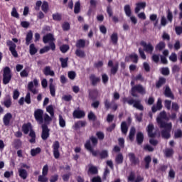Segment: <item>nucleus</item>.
<instances>
[{"label":"nucleus","mask_w":182,"mask_h":182,"mask_svg":"<svg viewBox=\"0 0 182 182\" xmlns=\"http://www.w3.org/2000/svg\"><path fill=\"white\" fill-rule=\"evenodd\" d=\"M122 103L123 105H126V103H127L129 106L133 105V107H135V109L141 110V112L144 110V107L141 105V101L140 100H134L132 97H124L122 98Z\"/></svg>","instance_id":"nucleus-1"},{"label":"nucleus","mask_w":182,"mask_h":182,"mask_svg":"<svg viewBox=\"0 0 182 182\" xmlns=\"http://www.w3.org/2000/svg\"><path fill=\"white\" fill-rule=\"evenodd\" d=\"M160 129H164L161 131V137L163 139H170L171 137V129H173V124L169 122L168 124H165L163 127L159 125Z\"/></svg>","instance_id":"nucleus-2"},{"label":"nucleus","mask_w":182,"mask_h":182,"mask_svg":"<svg viewBox=\"0 0 182 182\" xmlns=\"http://www.w3.org/2000/svg\"><path fill=\"white\" fill-rule=\"evenodd\" d=\"M131 95L133 96V97H137V94L139 93V95H146V88L143 87V85L138 84L136 85L131 88Z\"/></svg>","instance_id":"nucleus-3"},{"label":"nucleus","mask_w":182,"mask_h":182,"mask_svg":"<svg viewBox=\"0 0 182 182\" xmlns=\"http://www.w3.org/2000/svg\"><path fill=\"white\" fill-rule=\"evenodd\" d=\"M53 41H55V38L51 33H48L44 36L43 38V41L44 43H50V48L52 50H55V49H56V46H55V43L53 42Z\"/></svg>","instance_id":"nucleus-4"},{"label":"nucleus","mask_w":182,"mask_h":182,"mask_svg":"<svg viewBox=\"0 0 182 182\" xmlns=\"http://www.w3.org/2000/svg\"><path fill=\"white\" fill-rule=\"evenodd\" d=\"M12 79V75L11 74V68L9 67H6L4 69L3 73V83L4 85H8L11 80Z\"/></svg>","instance_id":"nucleus-5"},{"label":"nucleus","mask_w":182,"mask_h":182,"mask_svg":"<svg viewBox=\"0 0 182 182\" xmlns=\"http://www.w3.org/2000/svg\"><path fill=\"white\" fill-rule=\"evenodd\" d=\"M164 120L168 121V118L166 111H162L159 113V116L156 119L159 126L164 127V124H168V123L164 122Z\"/></svg>","instance_id":"nucleus-6"},{"label":"nucleus","mask_w":182,"mask_h":182,"mask_svg":"<svg viewBox=\"0 0 182 182\" xmlns=\"http://www.w3.org/2000/svg\"><path fill=\"white\" fill-rule=\"evenodd\" d=\"M141 46L144 48V52L146 53H149V55L153 54V51L154 50V46L151 43H146V41H142L140 42Z\"/></svg>","instance_id":"nucleus-7"},{"label":"nucleus","mask_w":182,"mask_h":182,"mask_svg":"<svg viewBox=\"0 0 182 182\" xmlns=\"http://www.w3.org/2000/svg\"><path fill=\"white\" fill-rule=\"evenodd\" d=\"M108 68H111L110 69V75L114 76L116 73L119 71V63H115L113 65V60H109L107 63Z\"/></svg>","instance_id":"nucleus-8"},{"label":"nucleus","mask_w":182,"mask_h":182,"mask_svg":"<svg viewBox=\"0 0 182 182\" xmlns=\"http://www.w3.org/2000/svg\"><path fill=\"white\" fill-rule=\"evenodd\" d=\"M34 117L39 124H42L43 123V110L41 109H36L34 112Z\"/></svg>","instance_id":"nucleus-9"},{"label":"nucleus","mask_w":182,"mask_h":182,"mask_svg":"<svg viewBox=\"0 0 182 182\" xmlns=\"http://www.w3.org/2000/svg\"><path fill=\"white\" fill-rule=\"evenodd\" d=\"M7 46H9V50L11 53V55L14 56V58H18V52H16V44L14 43L11 41H8L6 42Z\"/></svg>","instance_id":"nucleus-10"},{"label":"nucleus","mask_w":182,"mask_h":182,"mask_svg":"<svg viewBox=\"0 0 182 182\" xmlns=\"http://www.w3.org/2000/svg\"><path fill=\"white\" fill-rule=\"evenodd\" d=\"M128 157L129 159L130 163L133 166H137V164H140V159H139V157L136 156V154H134V153L133 152L129 153Z\"/></svg>","instance_id":"nucleus-11"},{"label":"nucleus","mask_w":182,"mask_h":182,"mask_svg":"<svg viewBox=\"0 0 182 182\" xmlns=\"http://www.w3.org/2000/svg\"><path fill=\"white\" fill-rule=\"evenodd\" d=\"M60 147V144H59V141H55L53 144V156L55 159H59V157H60V153L59 152Z\"/></svg>","instance_id":"nucleus-12"},{"label":"nucleus","mask_w":182,"mask_h":182,"mask_svg":"<svg viewBox=\"0 0 182 182\" xmlns=\"http://www.w3.org/2000/svg\"><path fill=\"white\" fill-rule=\"evenodd\" d=\"M154 125L153 124H149L146 127L148 137H150L151 139H154V137L157 136V133L154 132Z\"/></svg>","instance_id":"nucleus-13"},{"label":"nucleus","mask_w":182,"mask_h":182,"mask_svg":"<svg viewBox=\"0 0 182 182\" xmlns=\"http://www.w3.org/2000/svg\"><path fill=\"white\" fill-rule=\"evenodd\" d=\"M48 137H49V128H48V125L44 124L42 125L41 139H43V140H47Z\"/></svg>","instance_id":"nucleus-14"},{"label":"nucleus","mask_w":182,"mask_h":182,"mask_svg":"<svg viewBox=\"0 0 182 182\" xmlns=\"http://www.w3.org/2000/svg\"><path fill=\"white\" fill-rule=\"evenodd\" d=\"M136 141L138 146H141V144H143V141H144V134H143L142 132H137Z\"/></svg>","instance_id":"nucleus-15"},{"label":"nucleus","mask_w":182,"mask_h":182,"mask_svg":"<svg viewBox=\"0 0 182 182\" xmlns=\"http://www.w3.org/2000/svg\"><path fill=\"white\" fill-rule=\"evenodd\" d=\"M164 95L166 97H169L172 100H174V95L171 92V89H170V87L167 86L164 91Z\"/></svg>","instance_id":"nucleus-16"},{"label":"nucleus","mask_w":182,"mask_h":182,"mask_svg":"<svg viewBox=\"0 0 182 182\" xmlns=\"http://www.w3.org/2000/svg\"><path fill=\"white\" fill-rule=\"evenodd\" d=\"M73 116L75 119H82V117H85V112L75 110L73 112Z\"/></svg>","instance_id":"nucleus-17"},{"label":"nucleus","mask_w":182,"mask_h":182,"mask_svg":"<svg viewBox=\"0 0 182 182\" xmlns=\"http://www.w3.org/2000/svg\"><path fill=\"white\" fill-rule=\"evenodd\" d=\"M144 161L145 163V170H149V168H150V163H151V156L150 155H147L144 157Z\"/></svg>","instance_id":"nucleus-18"},{"label":"nucleus","mask_w":182,"mask_h":182,"mask_svg":"<svg viewBox=\"0 0 182 182\" xmlns=\"http://www.w3.org/2000/svg\"><path fill=\"white\" fill-rule=\"evenodd\" d=\"M110 41H111L112 45H114V46L117 45V43L119 42V36L117 35V33H113L111 35Z\"/></svg>","instance_id":"nucleus-19"},{"label":"nucleus","mask_w":182,"mask_h":182,"mask_svg":"<svg viewBox=\"0 0 182 182\" xmlns=\"http://www.w3.org/2000/svg\"><path fill=\"white\" fill-rule=\"evenodd\" d=\"M11 119H12V114L7 113L4 115V123L5 126H9Z\"/></svg>","instance_id":"nucleus-20"},{"label":"nucleus","mask_w":182,"mask_h":182,"mask_svg":"<svg viewBox=\"0 0 182 182\" xmlns=\"http://www.w3.org/2000/svg\"><path fill=\"white\" fill-rule=\"evenodd\" d=\"M136 5L135 14H139V12H140V9H144L146 8V2H139Z\"/></svg>","instance_id":"nucleus-21"},{"label":"nucleus","mask_w":182,"mask_h":182,"mask_svg":"<svg viewBox=\"0 0 182 182\" xmlns=\"http://www.w3.org/2000/svg\"><path fill=\"white\" fill-rule=\"evenodd\" d=\"M163 85H166V78L160 77L159 80L156 82V89H160Z\"/></svg>","instance_id":"nucleus-22"},{"label":"nucleus","mask_w":182,"mask_h":182,"mask_svg":"<svg viewBox=\"0 0 182 182\" xmlns=\"http://www.w3.org/2000/svg\"><path fill=\"white\" fill-rule=\"evenodd\" d=\"M18 173L21 178H23V180H26V178H28V171H26V170L18 168Z\"/></svg>","instance_id":"nucleus-23"},{"label":"nucleus","mask_w":182,"mask_h":182,"mask_svg":"<svg viewBox=\"0 0 182 182\" xmlns=\"http://www.w3.org/2000/svg\"><path fill=\"white\" fill-rule=\"evenodd\" d=\"M33 38V33H32V31H29L26 37V45L29 46L31 43V41H32Z\"/></svg>","instance_id":"nucleus-24"},{"label":"nucleus","mask_w":182,"mask_h":182,"mask_svg":"<svg viewBox=\"0 0 182 182\" xmlns=\"http://www.w3.org/2000/svg\"><path fill=\"white\" fill-rule=\"evenodd\" d=\"M43 73L46 76H55V72L50 70L49 66H46L43 70Z\"/></svg>","instance_id":"nucleus-25"},{"label":"nucleus","mask_w":182,"mask_h":182,"mask_svg":"<svg viewBox=\"0 0 182 182\" xmlns=\"http://www.w3.org/2000/svg\"><path fill=\"white\" fill-rule=\"evenodd\" d=\"M134 136H136V128H134V127H132L129 134V139L130 141H134Z\"/></svg>","instance_id":"nucleus-26"},{"label":"nucleus","mask_w":182,"mask_h":182,"mask_svg":"<svg viewBox=\"0 0 182 182\" xmlns=\"http://www.w3.org/2000/svg\"><path fill=\"white\" fill-rule=\"evenodd\" d=\"M129 130V127H127V123L126 122H122L121 124V132L122 134H127Z\"/></svg>","instance_id":"nucleus-27"},{"label":"nucleus","mask_w":182,"mask_h":182,"mask_svg":"<svg viewBox=\"0 0 182 182\" xmlns=\"http://www.w3.org/2000/svg\"><path fill=\"white\" fill-rule=\"evenodd\" d=\"M123 154L119 153L115 157V162L117 164H123Z\"/></svg>","instance_id":"nucleus-28"},{"label":"nucleus","mask_w":182,"mask_h":182,"mask_svg":"<svg viewBox=\"0 0 182 182\" xmlns=\"http://www.w3.org/2000/svg\"><path fill=\"white\" fill-rule=\"evenodd\" d=\"M23 132L25 134H28L32 130V125L31 124H24L22 127Z\"/></svg>","instance_id":"nucleus-29"},{"label":"nucleus","mask_w":182,"mask_h":182,"mask_svg":"<svg viewBox=\"0 0 182 182\" xmlns=\"http://www.w3.org/2000/svg\"><path fill=\"white\" fill-rule=\"evenodd\" d=\"M166 48V43L164 41H160L155 47L156 50L161 51Z\"/></svg>","instance_id":"nucleus-30"},{"label":"nucleus","mask_w":182,"mask_h":182,"mask_svg":"<svg viewBox=\"0 0 182 182\" xmlns=\"http://www.w3.org/2000/svg\"><path fill=\"white\" fill-rule=\"evenodd\" d=\"M85 126H86V122L78 121V122H75L74 127L76 130H77V129H80V127H85Z\"/></svg>","instance_id":"nucleus-31"},{"label":"nucleus","mask_w":182,"mask_h":182,"mask_svg":"<svg viewBox=\"0 0 182 182\" xmlns=\"http://www.w3.org/2000/svg\"><path fill=\"white\" fill-rule=\"evenodd\" d=\"M75 46L78 48H85V46H86V41L83 39H80L77 41Z\"/></svg>","instance_id":"nucleus-32"},{"label":"nucleus","mask_w":182,"mask_h":182,"mask_svg":"<svg viewBox=\"0 0 182 182\" xmlns=\"http://www.w3.org/2000/svg\"><path fill=\"white\" fill-rule=\"evenodd\" d=\"M149 19L150 21H151L152 22H154V26H157V25H159V19H157V14H151L149 16Z\"/></svg>","instance_id":"nucleus-33"},{"label":"nucleus","mask_w":182,"mask_h":182,"mask_svg":"<svg viewBox=\"0 0 182 182\" xmlns=\"http://www.w3.org/2000/svg\"><path fill=\"white\" fill-rule=\"evenodd\" d=\"M46 112L50 114L52 118L55 117V110L53 109V105H49L46 107Z\"/></svg>","instance_id":"nucleus-34"},{"label":"nucleus","mask_w":182,"mask_h":182,"mask_svg":"<svg viewBox=\"0 0 182 182\" xmlns=\"http://www.w3.org/2000/svg\"><path fill=\"white\" fill-rule=\"evenodd\" d=\"M85 148L86 149V150L92 153V138H90V139L85 142Z\"/></svg>","instance_id":"nucleus-35"},{"label":"nucleus","mask_w":182,"mask_h":182,"mask_svg":"<svg viewBox=\"0 0 182 182\" xmlns=\"http://www.w3.org/2000/svg\"><path fill=\"white\" fill-rule=\"evenodd\" d=\"M28 89L30 92H32L33 95L38 94V90L33 88V82H28Z\"/></svg>","instance_id":"nucleus-36"},{"label":"nucleus","mask_w":182,"mask_h":182,"mask_svg":"<svg viewBox=\"0 0 182 182\" xmlns=\"http://www.w3.org/2000/svg\"><path fill=\"white\" fill-rule=\"evenodd\" d=\"M75 55L76 56H78V58H85V56H86L85 51L80 48H78L75 50Z\"/></svg>","instance_id":"nucleus-37"},{"label":"nucleus","mask_w":182,"mask_h":182,"mask_svg":"<svg viewBox=\"0 0 182 182\" xmlns=\"http://www.w3.org/2000/svg\"><path fill=\"white\" fill-rule=\"evenodd\" d=\"M100 82V77H96L94 75H92V85L96 86Z\"/></svg>","instance_id":"nucleus-38"},{"label":"nucleus","mask_w":182,"mask_h":182,"mask_svg":"<svg viewBox=\"0 0 182 182\" xmlns=\"http://www.w3.org/2000/svg\"><path fill=\"white\" fill-rule=\"evenodd\" d=\"M129 58L132 60L133 63H137L139 62V55L136 53L130 54Z\"/></svg>","instance_id":"nucleus-39"},{"label":"nucleus","mask_w":182,"mask_h":182,"mask_svg":"<svg viewBox=\"0 0 182 182\" xmlns=\"http://www.w3.org/2000/svg\"><path fill=\"white\" fill-rule=\"evenodd\" d=\"M41 9L43 11L45 12V14H48V11H49V4L46 1H43V4L41 6Z\"/></svg>","instance_id":"nucleus-40"},{"label":"nucleus","mask_w":182,"mask_h":182,"mask_svg":"<svg viewBox=\"0 0 182 182\" xmlns=\"http://www.w3.org/2000/svg\"><path fill=\"white\" fill-rule=\"evenodd\" d=\"M124 9L127 16H132V9H130V5H125Z\"/></svg>","instance_id":"nucleus-41"},{"label":"nucleus","mask_w":182,"mask_h":182,"mask_svg":"<svg viewBox=\"0 0 182 182\" xmlns=\"http://www.w3.org/2000/svg\"><path fill=\"white\" fill-rule=\"evenodd\" d=\"M68 60H69V58H60V61L61 62V68H68Z\"/></svg>","instance_id":"nucleus-42"},{"label":"nucleus","mask_w":182,"mask_h":182,"mask_svg":"<svg viewBox=\"0 0 182 182\" xmlns=\"http://www.w3.org/2000/svg\"><path fill=\"white\" fill-rule=\"evenodd\" d=\"M174 154V150L173 149H166L165 150L166 157H171Z\"/></svg>","instance_id":"nucleus-43"},{"label":"nucleus","mask_w":182,"mask_h":182,"mask_svg":"<svg viewBox=\"0 0 182 182\" xmlns=\"http://www.w3.org/2000/svg\"><path fill=\"white\" fill-rule=\"evenodd\" d=\"M38 52V49L35 47V44L30 45V55H35Z\"/></svg>","instance_id":"nucleus-44"},{"label":"nucleus","mask_w":182,"mask_h":182,"mask_svg":"<svg viewBox=\"0 0 182 182\" xmlns=\"http://www.w3.org/2000/svg\"><path fill=\"white\" fill-rule=\"evenodd\" d=\"M59 125L60 127H65L66 126V121L62 115H59Z\"/></svg>","instance_id":"nucleus-45"},{"label":"nucleus","mask_w":182,"mask_h":182,"mask_svg":"<svg viewBox=\"0 0 182 182\" xmlns=\"http://www.w3.org/2000/svg\"><path fill=\"white\" fill-rule=\"evenodd\" d=\"M166 18L170 23L173 22V13L170 10H168L166 12Z\"/></svg>","instance_id":"nucleus-46"},{"label":"nucleus","mask_w":182,"mask_h":182,"mask_svg":"<svg viewBox=\"0 0 182 182\" xmlns=\"http://www.w3.org/2000/svg\"><path fill=\"white\" fill-rule=\"evenodd\" d=\"M182 137V131L181 129H177L174 132V139H181Z\"/></svg>","instance_id":"nucleus-47"},{"label":"nucleus","mask_w":182,"mask_h":182,"mask_svg":"<svg viewBox=\"0 0 182 182\" xmlns=\"http://www.w3.org/2000/svg\"><path fill=\"white\" fill-rule=\"evenodd\" d=\"M74 12L75 14H79L80 12V2L77 1L75 4L74 7Z\"/></svg>","instance_id":"nucleus-48"},{"label":"nucleus","mask_w":182,"mask_h":182,"mask_svg":"<svg viewBox=\"0 0 182 182\" xmlns=\"http://www.w3.org/2000/svg\"><path fill=\"white\" fill-rule=\"evenodd\" d=\"M11 16H13L14 18H16L17 19H19V14L18 13V11H16V8L15 7L12 9Z\"/></svg>","instance_id":"nucleus-49"},{"label":"nucleus","mask_w":182,"mask_h":182,"mask_svg":"<svg viewBox=\"0 0 182 182\" xmlns=\"http://www.w3.org/2000/svg\"><path fill=\"white\" fill-rule=\"evenodd\" d=\"M161 73H162L164 76H168L170 75V70H168V68H162Z\"/></svg>","instance_id":"nucleus-50"},{"label":"nucleus","mask_w":182,"mask_h":182,"mask_svg":"<svg viewBox=\"0 0 182 182\" xmlns=\"http://www.w3.org/2000/svg\"><path fill=\"white\" fill-rule=\"evenodd\" d=\"M39 153H41V148H36L31 150V154L33 157H35V156H36V154H39Z\"/></svg>","instance_id":"nucleus-51"},{"label":"nucleus","mask_w":182,"mask_h":182,"mask_svg":"<svg viewBox=\"0 0 182 182\" xmlns=\"http://www.w3.org/2000/svg\"><path fill=\"white\" fill-rule=\"evenodd\" d=\"M48 178L46 177V175H40L38 176V181L39 182H48Z\"/></svg>","instance_id":"nucleus-52"},{"label":"nucleus","mask_w":182,"mask_h":182,"mask_svg":"<svg viewBox=\"0 0 182 182\" xmlns=\"http://www.w3.org/2000/svg\"><path fill=\"white\" fill-rule=\"evenodd\" d=\"M169 60L173 63L177 62V54H176V53H172L169 56Z\"/></svg>","instance_id":"nucleus-53"},{"label":"nucleus","mask_w":182,"mask_h":182,"mask_svg":"<svg viewBox=\"0 0 182 182\" xmlns=\"http://www.w3.org/2000/svg\"><path fill=\"white\" fill-rule=\"evenodd\" d=\"M107 13L108 14V16L109 18L113 16V9H112V6L109 5L107 6Z\"/></svg>","instance_id":"nucleus-54"},{"label":"nucleus","mask_w":182,"mask_h":182,"mask_svg":"<svg viewBox=\"0 0 182 182\" xmlns=\"http://www.w3.org/2000/svg\"><path fill=\"white\" fill-rule=\"evenodd\" d=\"M96 136L98 139V140H105V133L102 132H97L96 133Z\"/></svg>","instance_id":"nucleus-55"},{"label":"nucleus","mask_w":182,"mask_h":182,"mask_svg":"<svg viewBox=\"0 0 182 182\" xmlns=\"http://www.w3.org/2000/svg\"><path fill=\"white\" fill-rule=\"evenodd\" d=\"M69 49L68 45H63L60 47V50L63 53H66Z\"/></svg>","instance_id":"nucleus-56"},{"label":"nucleus","mask_w":182,"mask_h":182,"mask_svg":"<svg viewBox=\"0 0 182 182\" xmlns=\"http://www.w3.org/2000/svg\"><path fill=\"white\" fill-rule=\"evenodd\" d=\"M100 159H107V157H109V154L107 153V151L104 150L102 152H100Z\"/></svg>","instance_id":"nucleus-57"},{"label":"nucleus","mask_w":182,"mask_h":182,"mask_svg":"<svg viewBox=\"0 0 182 182\" xmlns=\"http://www.w3.org/2000/svg\"><path fill=\"white\" fill-rule=\"evenodd\" d=\"M105 107L106 110H109L110 107H112V103H110V101L109 100L106 99L104 102Z\"/></svg>","instance_id":"nucleus-58"},{"label":"nucleus","mask_w":182,"mask_h":182,"mask_svg":"<svg viewBox=\"0 0 182 182\" xmlns=\"http://www.w3.org/2000/svg\"><path fill=\"white\" fill-rule=\"evenodd\" d=\"M164 106L167 109V110H170V109H171V101L166 100L164 102Z\"/></svg>","instance_id":"nucleus-59"},{"label":"nucleus","mask_w":182,"mask_h":182,"mask_svg":"<svg viewBox=\"0 0 182 182\" xmlns=\"http://www.w3.org/2000/svg\"><path fill=\"white\" fill-rule=\"evenodd\" d=\"M50 87V93L53 97H55L56 90L54 85H49Z\"/></svg>","instance_id":"nucleus-60"},{"label":"nucleus","mask_w":182,"mask_h":182,"mask_svg":"<svg viewBox=\"0 0 182 182\" xmlns=\"http://www.w3.org/2000/svg\"><path fill=\"white\" fill-rule=\"evenodd\" d=\"M68 77L71 80H75V77H76V73L75 71H70L68 72Z\"/></svg>","instance_id":"nucleus-61"},{"label":"nucleus","mask_w":182,"mask_h":182,"mask_svg":"<svg viewBox=\"0 0 182 182\" xmlns=\"http://www.w3.org/2000/svg\"><path fill=\"white\" fill-rule=\"evenodd\" d=\"M43 119H44V121L46 122V123H50V121L53 118H52L51 116L50 117L48 114H45Z\"/></svg>","instance_id":"nucleus-62"},{"label":"nucleus","mask_w":182,"mask_h":182,"mask_svg":"<svg viewBox=\"0 0 182 182\" xmlns=\"http://www.w3.org/2000/svg\"><path fill=\"white\" fill-rule=\"evenodd\" d=\"M53 19L54 21H61L62 20V16L59 14H53Z\"/></svg>","instance_id":"nucleus-63"},{"label":"nucleus","mask_w":182,"mask_h":182,"mask_svg":"<svg viewBox=\"0 0 182 182\" xmlns=\"http://www.w3.org/2000/svg\"><path fill=\"white\" fill-rule=\"evenodd\" d=\"M167 168V165H161L157 169V171H162V173H164V171H166Z\"/></svg>","instance_id":"nucleus-64"}]
</instances>
